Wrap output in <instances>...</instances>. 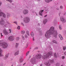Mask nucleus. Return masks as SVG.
Instances as JSON below:
<instances>
[{"label":"nucleus","mask_w":66,"mask_h":66,"mask_svg":"<svg viewBox=\"0 0 66 66\" xmlns=\"http://www.w3.org/2000/svg\"><path fill=\"white\" fill-rule=\"evenodd\" d=\"M51 35H53V36L56 38L57 35V33L56 31H54V27H51L49 30H47L45 36L47 38H49L51 37Z\"/></svg>","instance_id":"nucleus-1"},{"label":"nucleus","mask_w":66,"mask_h":66,"mask_svg":"<svg viewBox=\"0 0 66 66\" xmlns=\"http://www.w3.org/2000/svg\"><path fill=\"white\" fill-rule=\"evenodd\" d=\"M53 54L52 52L51 51L47 53L46 54L44 53V54L42 56V58L43 59H46L48 57H51V56Z\"/></svg>","instance_id":"nucleus-2"},{"label":"nucleus","mask_w":66,"mask_h":66,"mask_svg":"<svg viewBox=\"0 0 66 66\" xmlns=\"http://www.w3.org/2000/svg\"><path fill=\"white\" fill-rule=\"evenodd\" d=\"M5 24V22H4V21L3 19L2 18L0 21V24L2 26H3L4 25L3 27L4 28H6V26L7 25V24Z\"/></svg>","instance_id":"nucleus-3"},{"label":"nucleus","mask_w":66,"mask_h":66,"mask_svg":"<svg viewBox=\"0 0 66 66\" xmlns=\"http://www.w3.org/2000/svg\"><path fill=\"white\" fill-rule=\"evenodd\" d=\"M1 45L2 46V48L5 49V48H6L8 46V45L6 43L4 42L1 43Z\"/></svg>","instance_id":"nucleus-4"},{"label":"nucleus","mask_w":66,"mask_h":66,"mask_svg":"<svg viewBox=\"0 0 66 66\" xmlns=\"http://www.w3.org/2000/svg\"><path fill=\"white\" fill-rule=\"evenodd\" d=\"M30 62L32 64H36V58L35 57H33L30 60Z\"/></svg>","instance_id":"nucleus-5"},{"label":"nucleus","mask_w":66,"mask_h":66,"mask_svg":"<svg viewBox=\"0 0 66 66\" xmlns=\"http://www.w3.org/2000/svg\"><path fill=\"white\" fill-rule=\"evenodd\" d=\"M23 21L25 23H28L30 21V18H25L23 19Z\"/></svg>","instance_id":"nucleus-6"},{"label":"nucleus","mask_w":66,"mask_h":66,"mask_svg":"<svg viewBox=\"0 0 66 66\" xmlns=\"http://www.w3.org/2000/svg\"><path fill=\"white\" fill-rule=\"evenodd\" d=\"M8 39L10 41H13L15 38H14V36H9L8 38Z\"/></svg>","instance_id":"nucleus-7"},{"label":"nucleus","mask_w":66,"mask_h":66,"mask_svg":"<svg viewBox=\"0 0 66 66\" xmlns=\"http://www.w3.org/2000/svg\"><path fill=\"white\" fill-rule=\"evenodd\" d=\"M3 33L4 34L6 35H7L9 34V32L7 31H6V29L5 28L3 30Z\"/></svg>","instance_id":"nucleus-8"},{"label":"nucleus","mask_w":66,"mask_h":66,"mask_svg":"<svg viewBox=\"0 0 66 66\" xmlns=\"http://www.w3.org/2000/svg\"><path fill=\"white\" fill-rule=\"evenodd\" d=\"M29 11L27 9H24L22 12L23 14L24 15H26L28 13Z\"/></svg>","instance_id":"nucleus-9"},{"label":"nucleus","mask_w":66,"mask_h":66,"mask_svg":"<svg viewBox=\"0 0 66 66\" xmlns=\"http://www.w3.org/2000/svg\"><path fill=\"white\" fill-rule=\"evenodd\" d=\"M41 57L42 55L40 54H38L36 56V59L37 60H39L41 59Z\"/></svg>","instance_id":"nucleus-10"},{"label":"nucleus","mask_w":66,"mask_h":66,"mask_svg":"<svg viewBox=\"0 0 66 66\" xmlns=\"http://www.w3.org/2000/svg\"><path fill=\"white\" fill-rule=\"evenodd\" d=\"M60 20L62 22H66V20L63 17L61 16L60 18Z\"/></svg>","instance_id":"nucleus-11"},{"label":"nucleus","mask_w":66,"mask_h":66,"mask_svg":"<svg viewBox=\"0 0 66 66\" xmlns=\"http://www.w3.org/2000/svg\"><path fill=\"white\" fill-rule=\"evenodd\" d=\"M44 64H45V65H46L47 66H50V64H51L50 63V62H49V60H48V61L46 63H44Z\"/></svg>","instance_id":"nucleus-12"},{"label":"nucleus","mask_w":66,"mask_h":66,"mask_svg":"<svg viewBox=\"0 0 66 66\" xmlns=\"http://www.w3.org/2000/svg\"><path fill=\"white\" fill-rule=\"evenodd\" d=\"M49 62H50L51 64H53V63H54V60H49Z\"/></svg>","instance_id":"nucleus-13"},{"label":"nucleus","mask_w":66,"mask_h":66,"mask_svg":"<svg viewBox=\"0 0 66 66\" xmlns=\"http://www.w3.org/2000/svg\"><path fill=\"white\" fill-rule=\"evenodd\" d=\"M19 51H17L16 52H15L14 54V55L15 56H16V55H17L19 54Z\"/></svg>","instance_id":"nucleus-14"},{"label":"nucleus","mask_w":66,"mask_h":66,"mask_svg":"<svg viewBox=\"0 0 66 66\" xmlns=\"http://www.w3.org/2000/svg\"><path fill=\"white\" fill-rule=\"evenodd\" d=\"M2 50L0 48V56H2Z\"/></svg>","instance_id":"nucleus-15"},{"label":"nucleus","mask_w":66,"mask_h":66,"mask_svg":"<svg viewBox=\"0 0 66 66\" xmlns=\"http://www.w3.org/2000/svg\"><path fill=\"white\" fill-rule=\"evenodd\" d=\"M44 11V10H40V12H39V14L40 15H41V16H42V12H43Z\"/></svg>","instance_id":"nucleus-16"},{"label":"nucleus","mask_w":66,"mask_h":66,"mask_svg":"<svg viewBox=\"0 0 66 66\" xmlns=\"http://www.w3.org/2000/svg\"><path fill=\"white\" fill-rule=\"evenodd\" d=\"M47 22V19H45L43 21L44 24H45Z\"/></svg>","instance_id":"nucleus-17"},{"label":"nucleus","mask_w":66,"mask_h":66,"mask_svg":"<svg viewBox=\"0 0 66 66\" xmlns=\"http://www.w3.org/2000/svg\"><path fill=\"white\" fill-rule=\"evenodd\" d=\"M59 37L60 38V39L61 40H62L63 39V37L61 34H59Z\"/></svg>","instance_id":"nucleus-18"},{"label":"nucleus","mask_w":66,"mask_h":66,"mask_svg":"<svg viewBox=\"0 0 66 66\" xmlns=\"http://www.w3.org/2000/svg\"><path fill=\"white\" fill-rule=\"evenodd\" d=\"M45 1L46 2H47V3H49V2H50V1H52V0H45Z\"/></svg>","instance_id":"nucleus-19"},{"label":"nucleus","mask_w":66,"mask_h":66,"mask_svg":"<svg viewBox=\"0 0 66 66\" xmlns=\"http://www.w3.org/2000/svg\"><path fill=\"white\" fill-rule=\"evenodd\" d=\"M3 14V12H2V11L1 10H0V16L1 17L2 16V15Z\"/></svg>","instance_id":"nucleus-20"},{"label":"nucleus","mask_w":66,"mask_h":66,"mask_svg":"<svg viewBox=\"0 0 66 66\" xmlns=\"http://www.w3.org/2000/svg\"><path fill=\"white\" fill-rule=\"evenodd\" d=\"M21 33L23 35H24L25 33V31H21Z\"/></svg>","instance_id":"nucleus-21"},{"label":"nucleus","mask_w":66,"mask_h":66,"mask_svg":"<svg viewBox=\"0 0 66 66\" xmlns=\"http://www.w3.org/2000/svg\"><path fill=\"white\" fill-rule=\"evenodd\" d=\"M2 16H3V17H4V18H5L6 17V15L3 13V14H2Z\"/></svg>","instance_id":"nucleus-22"},{"label":"nucleus","mask_w":66,"mask_h":66,"mask_svg":"<svg viewBox=\"0 0 66 66\" xmlns=\"http://www.w3.org/2000/svg\"><path fill=\"white\" fill-rule=\"evenodd\" d=\"M23 59H22V58H21L20 60V63H22V62H23Z\"/></svg>","instance_id":"nucleus-23"},{"label":"nucleus","mask_w":66,"mask_h":66,"mask_svg":"<svg viewBox=\"0 0 66 66\" xmlns=\"http://www.w3.org/2000/svg\"><path fill=\"white\" fill-rule=\"evenodd\" d=\"M36 30L37 31H40V30H41V28H36Z\"/></svg>","instance_id":"nucleus-24"},{"label":"nucleus","mask_w":66,"mask_h":66,"mask_svg":"<svg viewBox=\"0 0 66 66\" xmlns=\"http://www.w3.org/2000/svg\"><path fill=\"white\" fill-rule=\"evenodd\" d=\"M31 36H32V37H34V33H33V32H31Z\"/></svg>","instance_id":"nucleus-25"},{"label":"nucleus","mask_w":66,"mask_h":66,"mask_svg":"<svg viewBox=\"0 0 66 66\" xmlns=\"http://www.w3.org/2000/svg\"><path fill=\"white\" fill-rule=\"evenodd\" d=\"M39 34L40 35H43V33L42 30H40L39 31Z\"/></svg>","instance_id":"nucleus-26"},{"label":"nucleus","mask_w":66,"mask_h":66,"mask_svg":"<svg viewBox=\"0 0 66 66\" xmlns=\"http://www.w3.org/2000/svg\"><path fill=\"white\" fill-rule=\"evenodd\" d=\"M26 34L27 35H28V36H29V35H30L29 34V31H26Z\"/></svg>","instance_id":"nucleus-27"},{"label":"nucleus","mask_w":66,"mask_h":66,"mask_svg":"<svg viewBox=\"0 0 66 66\" xmlns=\"http://www.w3.org/2000/svg\"><path fill=\"white\" fill-rule=\"evenodd\" d=\"M10 17V15L9 13H7V18H9Z\"/></svg>","instance_id":"nucleus-28"},{"label":"nucleus","mask_w":66,"mask_h":66,"mask_svg":"<svg viewBox=\"0 0 66 66\" xmlns=\"http://www.w3.org/2000/svg\"><path fill=\"white\" fill-rule=\"evenodd\" d=\"M52 42L54 43H55L56 44H57V43L56 41L54 40H53Z\"/></svg>","instance_id":"nucleus-29"},{"label":"nucleus","mask_w":66,"mask_h":66,"mask_svg":"<svg viewBox=\"0 0 66 66\" xmlns=\"http://www.w3.org/2000/svg\"><path fill=\"white\" fill-rule=\"evenodd\" d=\"M19 45V44L17 43H16V45H15L16 48H18Z\"/></svg>","instance_id":"nucleus-30"},{"label":"nucleus","mask_w":66,"mask_h":66,"mask_svg":"<svg viewBox=\"0 0 66 66\" xmlns=\"http://www.w3.org/2000/svg\"><path fill=\"white\" fill-rule=\"evenodd\" d=\"M19 39H20V38H19V37H17L16 38V41H18L19 40Z\"/></svg>","instance_id":"nucleus-31"},{"label":"nucleus","mask_w":66,"mask_h":66,"mask_svg":"<svg viewBox=\"0 0 66 66\" xmlns=\"http://www.w3.org/2000/svg\"><path fill=\"white\" fill-rule=\"evenodd\" d=\"M7 1H8L11 3H12V0H6Z\"/></svg>","instance_id":"nucleus-32"},{"label":"nucleus","mask_w":66,"mask_h":66,"mask_svg":"<svg viewBox=\"0 0 66 66\" xmlns=\"http://www.w3.org/2000/svg\"><path fill=\"white\" fill-rule=\"evenodd\" d=\"M59 28L60 30H62V27L61 25L59 26Z\"/></svg>","instance_id":"nucleus-33"},{"label":"nucleus","mask_w":66,"mask_h":66,"mask_svg":"<svg viewBox=\"0 0 66 66\" xmlns=\"http://www.w3.org/2000/svg\"><path fill=\"white\" fill-rule=\"evenodd\" d=\"M56 65L57 66H60V63H57L56 64Z\"/></svg>","instance_id":"nucleus-34"},{"label":"nucleus","mask_w":66,"mask_h":66,"mask_svg":"<svg viewBox=\"0 0 66 66\" xmlns=\"http://www.w3.org/2000/svg\"><path fill=\"white\" fill-rule=\"evenodd\" d=\"M25 38H28V36L26 34H25L24 36Z\"/></svg>","instance_id":"nucleus-35"},{"label":"nucleus","mask_w":66,"mask_h":66,"mask_svg":"<svg viewBox=\"0 0 66 66\" xmlns=\"http://www.w3.org/2000/svg\"><path fill=\"white\" fill-rule=\"evenodd\" d=\"M21 37L22 38V39L23 40H24V36L23 35H22Z\"/></svg>","instance_id":"nucleus-36"},{"label":"nucleus","mask_w":66,"mask_h":66,"mask_svg":"<svg viewBox=\"0 0 66 66\" xmlns=\"http://www.w3.org/2000/svg\"><path fill=\"white\" fill-rule=\"evenodd\" d=\"M54 56H55V57H57V55H56L55 53L54 54Z\"/></svg>","instance_id":"nucleus-37"},{"label":"nucleus","mask_w":66,"mask_h":66,"mask_svg":"<svg viewBox=\"0 0 66 66\" xmlns=\"http://www.w3.org/2000/svg\"><path fill=\"white\" fill-rule=\"evenodd\" d=\"M66 49V46H64V47H63V50H65Z\"/></svg>","instance_id":"nucleus-38"},{"label":"nucleus","mask_w":66,"mask_h":66,"mask_svg":"<svg viewBox=\"0 0 66 66\" xmlns=\"http://www.w3.org/2000/svg\"><path fill=\"white\" fill-rule=\"evenodd\" d=\"M29 51H28V52L27 53H26V56L28 55V54H29Z\"/></svg>","instance_id":"nucleus-39"},{"label":"nucleus","mask_w":66,"mask_h":66,"mask_svg":"<svg viewBox=\"0 0 66 66\" xmlns=\"http://www.w3.org/2000/svg\"><path fill=\"white\" fill-rule=\"evenodd\" d=\"M17 29H18V30H19V29H20V26H18V27L17 28Z\"/></svg>","instance_id":"nucleus-40"},{"label":"nucleus","mask_w":66,"mask_h":66,"mask_svg":"<svg viewBox=\"0 0 66 66\" xmlns=\"http://www.w3.org/2000/svg\"><path fill=\"white\" fill-rule=\"evenodd\" d=\"M9 31H10L9 32V33H12V32H11V31H12V30L11 29H9Z\"/></svg>","instance_id":"nucleus-41"},{"label":"nucleus","mask_w":66,"mask_h":66,"mask_svg":"<svg viewBox=\"0 0 66 66\" xmlns=\"http://www.w3.org/2000/svg\"><path fill=\"white\" fill-rule=\"evenodd\" d=\"M21 24L23 26H24V24H23V23L22 22H21Z\"/></svg>","instance_id":"nucleus-42"},{"label":"nucleus","mask_w":66,"mask_h":66,"mask_svg":"<svg viewBox=\"0 0 66 66\" xmlns=\"http://www.w3.org/2000/svg\"><path fill=\"white\" fill-rule=\"evenodd\" d=\"M60 8L61 9H62L63 7L62 6H61L60 7Z\"/></svg>","instance_id":"nucleus-43"},{"label":"nucleus","mask_w":66,"mask_h":66,"mask_svg":"<svg viewBox=\"0 0 66 66\" xmlns=\"http://www.w3.org/2000/svg\"><path fill=\"white\" fill-rule=\"evenodd\" d=\"M7 57H5L4 58V60H6V59H7Z\"/></svg>","instance_id":"nucleus-44"},{"label":"nucleus","mask_w":66,"mask_h":66,"mask_svg":"<svg viewBox=\"0 0 66 66\" xmlns=\"http://www.w3.org/2000/svg\"><path fill=\"white\" fill-rule=\"evenodd\" d=\"M62 59H65V56H62Z\"/></svg>","instance_id":"nucleus-45"},{"label":"nucleus","mask_w":66,"mask_h":66,"mask_svg":"<svg viewBox=\"0 0 66 66\" xmlns=\"http://www.w3.org/2000/svg\"><path fill=\"white\" fill-rule=\"evenodd\" d=\"M6 57H8V56H9V55H8V54H6Z\"/></svg>","instance_id":"nucleus-46"},{"label":"nucleus","mask_w":66,"mask_h":66,"mask_svg":"<svg viewBox=\"0 0 66 66\" xmlns=\"http://www.w3.org/2000/svg\"><path fill=\"white\" fill-rule=\"evenodd\" d=\"M13 23H15L16 24H17V22L15 21Z\"/></svg>","instance_id":"nucleus-47"},{"label":"nucleus","mask_w":66,"mask_h":66,"mask_svg":"<svg viewBox=\"0 0 66 66\" xmlns=\"http://www.w3.org/2000/svg\"><path fill=\"white\" fill-rule=\"evenodd\" d=\"M6 23H7L8 24H10V23L8 21L6 22Z\"/></svg>","instance_id":"nucleus-48"},{"label":"nucleus","mask_w":66,"mask_h":66,"mask_svg":"<svg viewBox=\"0 0 66 66\" xmlns=\"http://www.w3.org/2000/svg\"><path fill=\"white\" fill-rule=\"evenodd\" d=\"M38 47H36L35 48V49H38Z\"/></svg>","instance_id":"nucleus-49"},{"label":"nucleus","mask_w":66,"mask_h":66,"mask_svg":"<svg viewBox=\"0 0 66 66\" xmlns=\"http://www.w3.org/2000/svg\"><path fill=\"white\" fill-rule=\"evenodd\" d=\"M64 34H66V30L64 31Z\"/></svg>","instance_id":"nucleus-50"},{"label":"nucleus","mask_w":66,"mask_h":66,"mask_svg":"<svg viewBox=\"0 0 66 66\" xmlns=\"http://www.w3.org/2000/svg\"><path fill=\"white\" fill-rule=\"evenodd\" d=\"M1 4H2V2H0V6H1Z\"/></svg>","instance_id":"nucleus-51"},{"label":"nucleus","mask_w":66,"mask_h":66,"mask_svg":"<svg viewBox=\"0 0 66 66\" xmlns=\"http://www.w3.org/2000/svg\"><path fill=\"white\" fill-rule=\"evenodd\" d=\"M64 54H65V55H66V51L64 52Z\"/></svg>","instance_id":"nucleus-52"},{"label":"nucleus","mask_w":66,"mask_h":66,"mask_svg":"<svg viewBox=\"0 0 66 66\" xmlns=\"http://www.w3.org/2000/svg\"><path fill=\"white\" fill-rule=\"evenodd\" d=\"M35 40L34 39V37H33V41H34Z\"/></svg>","instance_id":"nucleus-53"},{"label":"nucleus","mask_w":66,"mask_h":66,"mask_svg":"<svg viewBox=\"0 0 66 66\" xmlns=\"http://www.w3.org/2000/svg\"><path fill=\"white\" fill-rule=\"evenodd\" d=\"M56 10H59V8H57L56 9Z\"/></svg>","instance_id":"nucleus-54"},{"label":"nucleus","mask_w":66,"mask_h":66,"mask_svg":"<svg viewBox=\"0 0 66 66\" xmlns=\"http://www.w3.org/2000/svg\"><path fill=\"white\" fill-rule=\"evenodd\" d=\"M47 15H45L44 17H47Z\"/></svg>","instance_id":"nucleus-55"},{"label":"nucleus","mask_w":66,"mask_h":66,"mask_svg":"<svg viewBox=\"0 0 66 66\" xmlns=\"http://www.w3.org/2000/svg\"><path fill=\"white\" fill-rule=\"evenodd\" d=\"M38 26H40V24H39V23H38Z\"/></svg>","instance_id":"nucleus-56"},{"label":"nucleus","mask_w":66,"mask_h":66,"mask_svg":"<svg viewBox=\"0 0 66 66\" xmlns=\"http://www.w3.org/2000/svg\"><path fill=\"white\" fill-rule=\"evenodd\" d=\"M40 66H43V64H41Z\"/></svg>","instance_id":"nucleus-57"},{"label":"nucleus","mask_w":66,"mask_h":66,"mask_svg":"<svg viewBox=\"0 0 66 66\" xmlns=\"http://www.w3.org/2000/svg\"><path fill=\"white\" fill-rule=\"evenodd\" d=\"M50 49L51 50H52V49L51 48H50Z\"/></svg>","instance_id":"nucleus-58"},{"label":"nucleus","mask_w":66,"mask_h":66,"mask_svg":"<svg viewBox=\"0 0 66 66\" xmlns=\"http://www.w3.org/2000/svg\"><path fill=\"white\" fill-rule=\"evenodd\" d=\"M0 66H2V65L1 64H0Z\"/></svg>","instance_id":"nucleus-59"},{"label":"nucleus","mask_w":66,"mask_h":66,"mask_svg":"<svg viewBox=\"0 0 66 66\" xmlns=\"http://www.w3.org/2000/svg\"><path fill=\"white\" fill-rule=\"evenodd\" d=\"M26 64V63H24L23 64V65H25V64Z\"/></svg>","instance_id":"nucleus-60"},{"label":"nucleus","mask_w":66,"mask_h":66,"mask_svg":"<svg viewBox=\"0 0 66 66\" xmlns=\"http://www.w3.org/2000/svg\"><path fill=\"white\" fill-rule=\"evenodd\" d=\"M1 36H3V35H1Z\"/></svg>","instance_id":"nucleus-61"},{"label":"nucleus","mask_w":66,"mask_h":66,"mask_svg":"<svg viewBox=\"0 0 66 66\" xmlns=\"http://www.w3.org/2000/svg\"><path fill=\"white\" fill-rule=\"evenodd\" d=\"M12 5H14V3H12Z\"/></svg>","instance_id":"nucleus-62"},{"label":"nucleus","mask_w":66,"mask_h":66,"mask_svg":"<svg viewBox=\"0 0 66 66\" xmlns=\"http://www.w3.org/2000/svg\"><path fill=\"white\" fill-rule=\"evenodd\" d=\"M66 15V13H65L64 14V15Z\"/></svg>","instance_id":"nucleus-63"},{"label":"nucleus","mask_w":66,"mask_h":66,"mask_svg":"<svg viewBox=\"0 0 66 66\" xmlns=\"http://www.w3.org/2000/svg\"><path fill=\"white\" fill-rule=\"evenodd\" d=\"M36 14L37 16V13H36Z\"/></svg>","instance_id":"nucleus-64"}]
</instances>
